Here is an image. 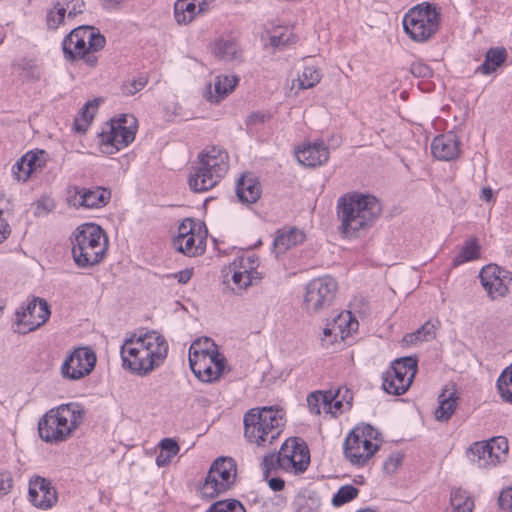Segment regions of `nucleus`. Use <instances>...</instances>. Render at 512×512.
Returning <instances> with one entry per match:
<instances>
[{
	"instance_id": "f257e3e1",
	"label": "nucleus",
	"mask_w": 512,
	"mask_h": 512,
	"mask_svg": "<svg viewBox=\"0 0 512 512\" xmlns=\"http://www.w3.org/2000/svg\"><path fill=\"white\" fill-rule=\"evenodd\" d=\"M168 348L164 336L156 331L133 334L121 345L122 366L132 374L147 376L163 364Z\"/></svg>"
},
{
	"instance_id": "f03ea898",
	"label": "nucleus",
	"mask_w": 512,
	"mask_h": 512,
	"mask_svg": "<svg viewBox=\"0 0 512 512\" xmlns=\"http://www.w3.org/2000/svg\"><path fill=\"white\" fill-rule=\"evenodd\" d=\"M382 211L378 199L370 194L351 192L337 201L339 230L346 238H356L367 231Z\"/></svg>"
},
{
	"instance_id": "7ed1b4c3",
	"label": "nucleus",
	"mask_w": 512,
	"mask_h": 512,
	"mask_svg": "<svg viewBox=\"0 0 512 512\" xmlns=\"http://www.w3.org/2000/svg\"><path fill=\"white\" fill-rule=\"evenodd\" d=\"M85 414L83 406L77 402L51 408L38 421L39 437L49 444L65 442L83 423Z\"/></svg>"
},
{
	"instance_id": "20e7f679",
	"label": "nucleus",
	"mask_w": 512,
	"mask_h": 512,
	"mask_svg": "<svg viewBox=\"0 0 512 512\" xmlns=\"http://www.w3.org/2000/svg\"><path fill=\"white\" fill-rule=\"evenodd\" d=\"M108 248L105 231L97 224L79 225L71 236L74 263L82 269L92 268L103 261Z\"/></svg>"
},
{
	"instance_id": "39448f33",
	"label": "nucleus",
	"mask_w": 512,
	"mask_h": 512,
	"mask_svg": "<svg viewBox=\"0 0 512 512\" xmlns=\"http://www.w3.org/2000/svg\"><path fill=\"white\" fill-rule=\"evenodd\" d=\"M229 170V155L218 146H209L197 156L189 174L188 184L194 192L214 188Z\"/></svg>"
},
{
	"instance_id": "423d86ee",
	"label": "nucleus",
	"mask_w": 512,
	"mask_h": 512,
	"mask_svg": "<svg viewBox=\"0 0 512 512\" xmlns=\"http://www.w3.org/2000/svg\"><path fill=\"white\" fill-rule=\"evenodd\" d=\"M244 436L257 447H268L282 433L285 426L284 412L274 407H255L243 418Z\"/></svg>"
},
{
	"instance_id": "0eeeda50",
	"label": "nucleus",
	"mask_w": 512,
	"mask_h": 512,
	"mask_svg": "<svg viewBox=\"0 0 512 512\" xmlns=\"http://www.w3.org/2000/svg\"><path fill=\"white\" fill-rule=\"evenodd\" d=\"M105 37L93 26H78L74 28L62 42V49L67 60L83 59L93 67L97 63L95 52L104 48Z\"/></svg>"
},
{
	"instance_id": "6e6552de",
	"label": "nucleus",
	"mask_w": 512,
	"mask_h": 512,
	"mask_svg": "<svg viewBox=\"0 0 512 512\" xmlns=\"http://www.w3.org/2000/svg\"><path fill=\"white\" fill-rule=\"evenodd\" d=\"M380 433L369 424L355 427L344 442V455L355 466H364L379 449Z\"/></svg>"
},
{
	"instance_id": "1a4fd4ad",
	"label": "nucleus",
	"mask_w": 512,
	"mask_h": 512,
	"mask_svg": "<svg viewBox=\"0 0 512 512\" xmlns=\"http://www.w3.org/2000/svg\"><path fill=\"white\" fill-rule=\"evenodd\" d=\"M137 120L130 115H121L106 122L98 134L100 151L112 155L127 147L135 139Z\"/></svg>"
},
{
	"instance_id": "9d476101",
	"label": "nucleus",
	"mask_w": 512,
	"mask_h": 512,
	"mask_svg": "<svg viewBox=\"0 0 512 512\" xmlns=\"http://www.w3.org/2000/svg\"><path fill=\"white\" fill-rule=\"evenodd\" d=\"M403 28L415 42H426L439 29L440 13L431 4H419L409 9L403 17Z\"/></svg>"
},
{
	"instance_id": "9b49d317",
	"label": "nucleus",
	"mask_w": 512,
	"mask_h": 512,
	"mask_svg": "<svg viewBox=\"0 0 512 512\" xmlns=\"http://www.w3.org/2000/svg\"><path fill=\"white\" fill-rule=\"evenodd\" d=\"M237 466L231 457H219L211 465L204 483L199 489L201 498L214 499L234 485Z\"/></svg>"
},
{
	"instance_id": "f8f14e48",
	"label": "nucleus",
	"mask_w": 512,
	"mask_h": 512,
	"mask_svg": "<svg viewBox=\"0 0 512 512\" xmlns=\"http://www.w3.org/2000/svg\"><path fill=\"white\" fill-rule=\"evenodd\" d=\"M338 284L328 275L312 279L305 288L303 309L308 314H319L327 310L334 302Z\"/></svg>"
},
{
	"instance_id": "ddd939ff",
	"label": "nucleus",
	"mask_w": 512,
	"mask_h": 512,
	"mask_svg": "<svg viewBox=\"0 0 512 512\" xmlns=\"http://www.w3.org/2000/svg\"><path fill=\"white\" fill-rule=\"evenodd\" d=\"M416 373L417 359L415 357L396 359L384 373L382 387L388 394L402 395L411 386Z\"/></svg>"
},
{
	"instance_id": "4468645a",
	"label": "nucleus",
	"mask_w": 512,
	"mask_h": 512,
	"mask_svg": "<svg viewBox=\"0 0 512 512\" xmlns=\"http://www.w3.org/2000/svg\"><path fill=\"white\" fill-rule=\"evenodd\" d=\"M309 463V449L305 442L298 438L287 439L277 454V465L287 472L302 473Z\"/></svg>"
},
{
	"instance_id": "2eb2a0df",
	"label": "nucleus",
	"mask_w": 512,
	"mask_h": 512,
	"mask_svg": "<svg viewBox=\"0 0 512 512\" xmlns=\"http://www.w3.org/2000/svg\"><path fill=\"white\" fill-rule=\"evenodd\" d=\"M189 365L193 374L202 382H213L218 380L225 372L226 359L221 353L207 355L191 352L189 354Z\"/></svg>"
},
{
	"instance_id": "dca6fc26",
	"label": "nucleus",
	"mask_w": 512,
	"mask_h": 512,
	"mask_svg": "<svg viewBox=\"0 0 512 512\" xmlns=\"http://www.w3.org/2000/svg\"><path fill=\"white\" fill-rule=\"evenodd\" d=\"M96 364V355L87 347L74 349L61 365V375L65 379L79 380L90 374Z\"/></svg>"
},
{
	"instance_id": "f3484780",
	"label": "nucleus",
	"mask_w": 512,
	"mask_h": 512,
	"mask_svg": "<svg viewBox=\"0 0 512 512\" xmlns=\"http://www.w3.org/2000/svg\"><path fill=\"white\" fill-rule=\"evenodd\" d=\"M479 278L481 285L491 300L505 297L512 285L510 272L496 264L484 266L479 273Z\"/></svg>"
},
{
	"instance_id": "a211bd4d",
	"label": "nucleus",
	"mask_w": 512,
	"mask_h": 512,
	"mask_svg": "<svg viewBox=\"0 0 512 512\" xmlns=\"http://www.w3.org/2000/svg\"><path fill=\"white\" fill-rule=\"evenodd\" d=\"M258 258L254 254H243L236 257L228 267L232 281L238 290H244L259 281L262 276L257 271Z\"/></svg>"
},
{
	"instance_id": "6ab92c4d",
	"label": "nucleus",
	"mask_w": 512,
	"mask_h": 512,
	"mask_svg": "<svg viewBox=\"0 0 512 512\" xmlns=\"http://www.w3.org/2000/svg\"><path fill=\"white\" fill-rule=\"evenodd\" d=\"M193 224L191 219L184 220L178 227V235L173 239L174 248L187 256H196L205 250V238L200 232H195Z\"/></svg>"
},
{
	"instance_id": "aec40b11",
	"label": "nucleus",
	"mask_w": 512,
	"mask_h": 512,
	"mask_svg": "<svg viewBox=\"0 0 512 512\" xmlns=\"http://www.w3.org/2000/svg\"><path fill=\"white\" fill-rule=\"evenodd\" d=\"M50 314L47 301L34 297L23 311H17V324L23 327L22 333L31 332L45 324Z\"/></svg>"
},
{
	"instance_id": "412c9836",
	"label": "nucleus",
	"mask_w": 512,
	"mask_h": 512,
	"mask_svg": "<svg viewBox=\"0 0 512 512\" xmlns=\"http://www.w3.org/2000/svg\"><path fill=\"white\" fill-rule=\"evenodd\" d=\"M48 161V154L42 149L27 151L12 166L11 172L18 182H27L30 177L41 172Z\"/></svg>"
},
{
	"instance_id": "4be33fe9",
	"label": "nucleus",
	"mask_w": 512,
	"mask_h": 512,
	"mask_svg": "<svg viewBox=\"0 0 512 512\" xmlns=\"http://www.w3.org/2000/svg\"><path fill=\"white\" fill-rule=\"evenodd\" d=\"M29 500L37 508L49 509L57 502V492L51 482L43 477H36L29 483Z\"/></svg>"
},
{
	"instance_id": "5701e85b",
	"label": "nucleus",
	"mask_w": 512,
	"mask_h": 512,
	"mask_svg": "<svg viewBox=\"0 0 512 512\" xmlns=\"http://www.w3.org/2000/svg\"><path fill=\"white\" fill-rule=\"evenodd\" d=\"M461 143L458 136L448 132L436 136L431 143L433 156L438 160L452 161L459 157Z\"/></svg>"
},
{
	"instance_id": "b1692460",
	"label": "nucleus",
	"mask_w": 512,
	"mask_h": 512,
	"mask_svg": "<svg viewBox=\"0 0 512 512\" xmlns=\"http://www.w3.org/2000/svg\"><path fill=\"white\" fill-rule=\"evenodd\" d=\"M298 162L306 167L321 166L329 159V149L322 142L307 143L299 147L296 151Z\"/></svg>"
},
{
	"instance_id": "393cba45",
	"label": "nucleus",
	"mask_w": 512,
	"mask_h": 512,
	"mask_svg": "<svg viewBox=\"0 0 512 512\" xmlns=\"http://www.w3.org/2000/svg\"><path fill=\"white\" fill-rule=\"evenodd\" d=\"M239 78L234 75H219L214 84H208L204 97L210 103H219L237 86Z\"/></svg>"
},
{
	"instance_id": "a878e982",
	"label": "nucleus",
	"mask_w": 512,
	"mask_h": 512,
	"mask_svg": "<svg viewBox=\"0 0 512 512\" xmlns=\"http://www.w3.org/2000/svg\"><path fill=\"white\" fill-rule=\"evenodd\" d=\"M212 54L222 61L239 60L242 55L241 48L230 35H221L210 44Z\"/></svg>"
},
{
	"instance_id": "bb28decb",
	"label": "nucleus",
	"mask_w": 512,
	"mask_h": 512,
	"mask_svg": "<svg viewBox=\"0 0 512 512\" xmlns=\"http://www.w3.org/2000/svg\"><path fill=\"white\" fill-rule=\"evenodd\" d=\"M305 234L296 228L278 230L273 241V251L276 256L284 254L292 247L301 244Z\"/></svg>"
},
{
	"instance_id": "cd10ccee",
	"label": "nucleus",
	"mask_w": 512,
	"mask_h": 512,
	"mask_svg": "<svg viewBox=\"0 0 512 512\" xmlns=\"http://www.w3.org/2000/svg\"><path fill=\"white\" fill-rule=\"evenodd\" d=\"M236 195L240 202L253 204L261 196V185L252 175L245 174L237 182Z\"/></svg>"
},
{
	"instance_id": "c85d7f7f",
	"label": "nucleus",
	"mask_w": 512,
	"mask_h": 512,
	"mask_svg": "<svg viewBox=\"0 0 512 512\" xmlns=\"http://www.w3.org/2000/svg\"><path fill=\"white\" fill-rule=\"evenodd\" d=\"M357 327L358 322L352 318V315L349 311H345L340 313L335 319H333V324L331 326L330 324H328L324 328L323 335L324 338H326L328 336H331L332 334L337 335V333H340L341 338L343 339ZM323 341H325V339H323Z\"/></svg>"
},
{
	"instance_id": "c756f323",
	"label": "nucleus",
	"mask_w": 512,
	"mask_h": 512,
	"mask_svg": "<svg viewBox=\"0 0 512 512\" xmlns=\"http://www.w3.org/2000/svg\"><path fill=\"white\" fill-rule=\"evenodd\" d=\"M80 205L86 208H100L105 206L110 198L111 192L103 187L93 189H82L78 192Z\"/></svg>"
},
{
	"instance_id": "7c9ffc66",
	"label": "nucleus",
	"mask_w": 512,
	"mask_h": 512,
	"mask_svg": "<svg viewBox=\"0 0 512 512\" xmlns=\"http://www.w3.org/2000/svg\"><path fill=\"white\" fill-rule=\"evenodd\" d=\"M507 59V51L504 47H491L485 54L483 63L477 67L476 73L490 75L495 72Z\"/></svg>"
},
{
	"instance_id": "2f4dec72",
	"label": "nucleus",
	"mask_w": 512,
	"mask_h": 512,
	"mask_svg": "<svg viewBox=\"0 0 512 512\" xmlns=\"http://www.w3.org/2000/svg\"><path fill=\"white\" fill-rule=\"evenodd\" d=\"M493 448L489 446L487 441H479L473 443L469 447V451L472 454V461L479 467L484 469H490L496 467L498 463L492 458Z\"/></svg>"
},
{
	"instance_id": "473e14b6",
	"label": "nucleus",
	"mask_w": 512,
	"mask_h": 512,
	"mask_svg": "<svg viewBox=\"0 0 512 512\" xmlns=\"http://www.w3.org/2000/svg\"><path fill=\"white\" fill-rule=\"evenodd\" d=\"M337 394L334 391H315L307 396V404L311 413L320 414L321 410L332 411V402Z\"/></svg>"
},
{
	"instance_id": "72a5a7b5",
	"label": "nucleus",
	"mask_w": 512,
	"mask_h": 512,
	"mask_svg": "<svg viewBox=\"0 0 512 512\" xmlns=\"http://www.w3.org/2000/svg\"><path fill=\"white\" fill-rule=\"evenodd\" d=\"M438 408L435 410V418L438 421H448L454 414L457 406L455 392L444 390L438 397Z\"/></svg>"
},
{
	"instance_id": "f704fd0d",
	"label": "nucleus",
	"mask_w": 512,
	"mask_h": 512,
	"mask_svg": "<svg viewBox=\"0 0 512 512\" xmlns=\"http://www.w3.org/2000/svg\"><path fill=\"white\" fill-rule=\"evenodd\" d=\"M200 12L192 0H177L174 4V18L180 25L190 24Z\"/></svg>"
},
{
	"instance_id": "c9c22d12",
	"label": "nucleus",
	"mask_w": 512,
	"mask_h": 512,
	"mask_svg": "<svg viewBox=\"0 0 512 512\" xmlns=\"http://www.w3.org/2000/svg\"><path fill=\"white\" fill-rule=\"evenodd\" d=\"M437 326L431 321L425 322L420 328L403 336L402 342L406 345H416L436 337Z\"/></svg>"
},
{
	"instance_id": "e433bc0d",
	"label": "nucleus",
	"mask_w": 512,
	"mask_h": 512,
	"mask_svg": "<svg viewBox=\"0 0 512 512\" xmlns=\"http://www.w3.org/2000/svg\"><path fill=\"white\" fill-rule=\"evenodd\" d=\"M100 103V99H93L85 103L80 113L75 117L74 127L78 132H85L90 125Z\"/></svg>"
},
{
	"instance_id": "4c0bfd02",
	"label": "nucleus",
	"mask_w": 512,
	"mask_h": 512,
	"mask_svg": "<svg viewBox=\"0 0 512 512\" xmlns=\"http://www.w3.org/2000/svg\"><path fill=\"white\" fill-rule=\"evenodd\" d=\"M451 512H473L474 501L460 488L453 489L450 496Z\"/></svg>"
},
{
	"instance_id": "58836bf2",
	"label": "nucleus",
	"mask_w": 512,
	"mask_h": 512,
	"mask_svg": "<svg viewBox=\"0 0 512 512\" xmlns=\"http://www.w3.org/2000/svg\"><path fill=\"white\" fill-rule=\"evenodd\" d=\"M501 399L512 405V364L507 366L499 375L496 382Z\"/></svg>"
},
{
	"instance_id": "ea45409f",
	"label": "nucleus",
	"mask_w": 512,
	"mask_h": 512,
	"mask_svg": "<svg viewBox=\"0 0 512 512\" xmlns=\"http://www.w3.org/2000/svg\"><path fill=\"white\" fill-rule=\"evenodd\" d=\"M480 256V247L475 239L468 240L460 252L453 258V265L458 266L465 262L478 259Z\"/></svg>"
},
{
	"instance_id": "a19ab883",
	"label": "nucleus",
	"mask_w": 512,
	"mask_h": 512,
	"mask_svg": "<svg viewBox=\"0 0 512 512\" xmlns=\"http://www.w3.org/2000/svg\"><path fill=\"white\" fill-rule=\"evenodd\" d=\"M71 20L67 19V15L64 12L63 4L59 5L57 1L46 14V23L49 29L56 30L61 25H65Z\"/></svg>"
},
{
	"instance_id": "79ce46f5",
	"label": "nucleus",
	"mask_w": 512,
	"mask_h": 512,
	"mask_svg": "<svg viewBox=\"0 0 512 512\" xmlns=\"http://www.w3.org/2000/svg\"><path fill=\"white\" fill-rule=\"evenodd\" d=\"M322 78L319 69L315 66H306L298 76L299 88L310 89L317 85Z\"/></svg>"
},
{
	"instance_id": "37998d69",
	"label": "nucleus",
	"mask_w": 512,
	"mask_h": 512,
	"mask_svg": "<svg viewBox=\"0 0 512 512\" xmlns=\"http://www.w3.org/2000/svg\"><path fill=\"white\" fill-rule=\"evenodd\" d=\"M487 443H489V446L493 448L492 458L494 457L498 465L504 462L509 450L507 438L503 436H496L487 440Z\"/></svg>"
},
{
	"instance_id": "c03bdc74",
	"label": "nucleus",
	"mask_w": 512,
	"mask_h": 512,
	"mask_svg": "<svg viewBox=\"0 0 512 512\" xmlns=\"http://www.w3.org/2000/svg\"><path fill=\"white\" fill-rule=\"evenodd\" d=\"M206 512H246V509L236 499H225L214 502Z\"/></svg>"
},
{
	"instance_id": "a18cd8bd",
	"label": "nucleus",
	"mask_w": 512,
	"mask_h": 512,
	"mask_svg": "<svg viewBox=\"0 0 512 512\" xmlns=\"http://www.w3.org/2000/svg\"><path fill=\"white\" fill-rule=\"evenodd\" d=\"M334 394H337L335 399L332 402V411H325V413H330L333 416L341 414L345 409H349L351 407L352 402V394L348 389L345 390V394L340 399L341 389H338Z\"/></svg>"
},
{
	"instance_id": "49530a36",
	"label": "nucleus",
	"mask_w": 512,
	"mask_h": 512,
	"mask_svg": "<svg viewBox=\"0 0 512 512\" xmlns=\"http://www.w3.org/2000/svg\"><path fill=\"white\" fill-rule=\"evenodd\" d=\"M359 490L352 485H344L339 488L337 493L333 496L332 503L334 506H342L345 503L357 497Z\"/></svg>"
},
{
	"instance_id": "de8ad7c7",
	"label": "nucleus",
	"mask_w": 512,
	"mask_h": 512,
	"mask_svg": "<svg viewBox=\"0 0 512 512\" xmlns=\"http://www.w3.org/2000/svg\"><path fill=\"white\" fill-rule=\"evenodd\" d=\"M191 352L203 353L207 355H214V353H220L217 345L210 338L205 337L203 340L199 339L194 341L189 349Z\"/></svg>"
},
{
	"instance_id": "09e8293b",
	"label": "nucleus",
	"mask_w": 512,
	"mask_h": 512,
	"mask_svg": "<svg viewBox=\"0 0 512 512\" xmlns=\"http://www.w3.org/2000/svg\"><path fill=\"white\" fill-rule=\"evenodd\" d=\"M59 5L63 4L64 12L68 20H73L77 15L83 13V0H57Z\"/></svg>"
},
{
	"instance_id": "8fccbe9b",
	"label": "nucleus",
	"mask_w": 512,
	"mask_h": 512,
	"mask_svg": "<svg viewBox=\"0 0 512 512\" xmlns=\"http://www.w3.org/2000/svg\"><path fill=\"white\" fill-rule=\"evenodd\" d=\"M148 83L146 76H140L137 79L127 81L121 87L122 93L126 96H132L142 90Z\"/></svg>"
},
{
	"instance_id": "3c124183",
	"label": "nucleus",
	"mask_w": 512,
	"mask_h": 512,
	"mask_svg": "<svg viewBox=\"0 0 512 512\" xmlns=\"http://www.w3.org/2000/svg\"><path fill=\"white\" fill-rule=\"evenodd\" d=\"M295 38L293 37V34L291 33L290 29L285 28L283 32L280 34H273L270 37V44L273 47H282L286 46L287 44L294 42Z\"/></svg>"
},
{
	"instance_id": "603ef678",
	"label": "nucleus",
	"mask_w": 512,
	"mask_h": 512,
	"mask_svg": "<svg viewBox=\"0 0 512 512\" xmlns=\"http://www.w3.org/2000/svg\"><path fill=\"white\" fill-rule=\"evenodd\" d=\"M402 461L403 454L400 452H394L384 462L383 469L387 474H393L401 466Z\"/></svg>"
},
{
	"instance_id": "864d4df0",
	"label": "nucleus",
	"mask_w": 512,
	"mask_h": 512,
	"mask_svg": "<svg viewBox=\"0 0 512 512\" xmlns=\"http://www.w3.org/2000/svg\"><path fill=\"white\" fill-rule=\"evenodd\" d=\"M159 447L161 448V451L168 454L172 458L175 457L180 450L178 443L172 438L162 439L160 441Z\"/></svg>"
},
{
	"instance_id": "5fc2aeb1",
	"label": "nucleus",
	"mask_w": 512,
	"mask_h": 512,
	"mask_svg": "<svg viewBox=\"0 0 512 512\" xmlns=\"http://www.w3.org/2000/svg\"><path fill=\"white\" fill-rule=\"evenodd\" d=\"M411 73L415 77L427 78L432 76V69L422 62H414L411 65Z\"/></svg>"
},
{
	"instance_id": "6e6d98bb",
	"label": "nucleus",
	"mask_w": 512,
	"mask_h": 512,
	"mask_svg": "<svg viewBox=\"0 0 512 512\" xmlns=\"http://www.w3.org/2000/svg\"><path fill=\"white\" fill-rule=\"evenodd\" d=\"M498 503L502 509L512 511V487H508L500 493Z\"/></svg>"
},
{
	"instance_id": "4d7b16f0",
	"label": "nucleus",
	"mask_w": 512,
	"mask_h": 512,
	"mask_svg": "<svg viewBox=\"0 0 512 512\" xmlns=\"http://www.w3.org/2000/svg\"><path fill=\"white\" fill-rule=\"evenodd\" d=\"M13 480L8 474L0 475V496L8 494L12 488Z\"/></svg>"
},
{
	"instance_id": "13d9d810",
	"label": "nucleus",
	"mask_w": 512,
	"mask_h": 512,
	"mask_svg": "<svg viewBox=\"0 0 512 512\" xmlns=\"http://www.w3.org/2000/svg\"><path fill=\"white\" fill-rule=\"evenodd\" d=\"M10 234V228L7 221L3 218V211L0 208V243H2Z\"/></svg>"
},
{
	"instance_id": "bf43d9fd",
	"label": "nucleus",
	"mask_w": 512,
	"mask_h": 512,
	"mask_svg": "<svg viewBox=\"0 0 512 512\" xmlns=\"http://www.w3.org/2000/svg\"><path fill=\"white\" fill-rule=\"evenodd\" d=\"M277 464V455L269 454L263 458L262 465L264 467V472L269 473L271 469L275 468Z\"/></svg>"
},
{
	"instance_id": "052dcab7",
	"label": "nucleus",
	"mask_w": 512,
	"mask_h": 512,
	"mask_svg": "<svg viewBox=\"0 0 512 512\" xmlns=\"http://www.w3.org/2000/svg\"><path fill=\"white\" fill-rule=\"evenodd\" d=\"M194 3H196L197 12H200V14H204L208 12L211 9L212 3L214 0H192Z\"/></svg>"
},
{
	"instance_id": "680f3d73",
	"label": "nucleus",
	"mask_w": 512,
	"mask_h": 512,
	"mask_svg": "<svg viewBox=\"0 0 512 512\" xmlns=\"http://www.w3.org/2000/svg\"><path fill=\"white\" fill-rule=\"evenodd\" d=\"M192 274V270L185 269L175 273L174 277L178 280L179 283L186 284L191 279Z\"/></svg>"
},
{
	"instance_id": "e2e57ef3",
	"label": "nucleus",
	"mask_w": 512,
	"mask_h": 512,
	"mask_svg": "<svg viewBox=\"0 0 512 512\" xmlns=\"http://www.w3.org/2000/svg\"><path fill=\"white\" fill-rule=\"evenodd\" d=\"M171 460V456L161 451L160 454L156 457V464L158 467H164L168 465L171 462Z\"/></svg>"
},
{
	"instance_id": "0e129e2a",
	"label": "nucleus",
	"mask_w": 512,
	"mask_h": 512,
	"mask_svg": "<svg viewBox=\"0 0 512 512\" xmlns=\"http://www.w3.org/2000/svg\"><path fill=\"white\" fill-rule=\"evenodd\" d=\"M284 485V480L281 478H271L269 480V487L275 492L281 491L284 488Z\"/></svg>"
},
{
	"instance_id": "69168bd1",
	"label": "nucleus",
	"mask_w": 512,
	"mask_h": 512,
	"mask_svg": "<svg viewBox=\"0 0 512 512\" xmlns=\"http://www.w3.org/2000/svg\"><path fill=\"white\" fill-rule=\"evenodd\" d=\"M126 0H102L105 9H118Z\"/></svg>"
},
{
	"instance_id": "338daca9",
	"label": "nucleus",
	"mask_w": 512,
	"mask_h": 512,
	"mask_svg": "<svg viewBox=\"0 0 512 512\" xmlns=\"http://www.w3.org/2000/svg\"><path fill=\"white\" fill-rule=\"evenodd\" d=\"M264 121V115H261L259 113H253L249 116L248 122L249 123H256V122H263Z\"/></svg>"
},
{
	"instance_id": "774afa93",
	"label": "nucleus",
	"mask_w": 512,
	"mask_h": 512,
	"mask_svg": "<svg viewBox=\"0 0 512 512\" xmlns=\"http://www.w3.org/2000/svg\"><path fill=\"white\" fill-rule=\"evenodd\" d=\"M492 197V190L491 188L489 187H484L482 190H481V198L484 199L485 201H489Z\"/></svg>"
}]
</instances>
